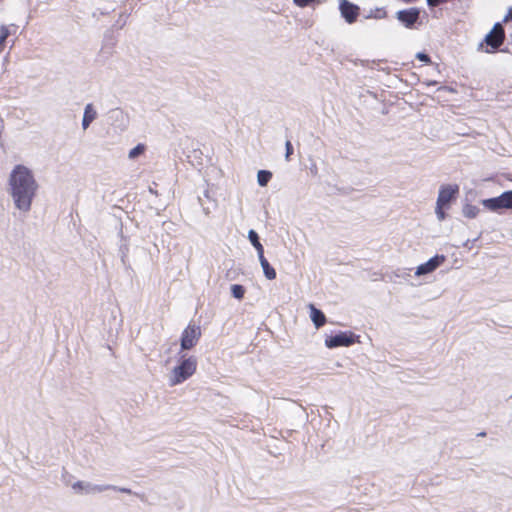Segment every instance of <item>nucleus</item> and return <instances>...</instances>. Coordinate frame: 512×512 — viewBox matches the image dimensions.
Listing matches in <instances>:
<instances>
[{
    "label": "nucleus",
    "mask_w": 512,
    "mask_h": 512,
    "mask_svg": "<svg viewBox=\"0 0 512 512\" xmlns=\"http://www.w3.org/2000/svg\"><path fill=\"white\" fill-rule=\"evenodd\" d=\"M416 58L422 62H425V63H429L430 62V57L426 54V53H423V52H418L416 54Z\"/></svg>",
    "instance_id": "nucleus-24"
},
{
    "label": "nucleus",
    "mask_w": 512,
    "mask_h": 512,
    "mask_svg": "<svg viewBox=\"0 0 512 512\" xmlns=\"http://www.w3.org/2000/svg\"><path fill=\"white\" fill-rule=\"evenodd\" d=\"M420 11L418 8H410L397 12V19L404 24L406 28H412L419 19Z\"/></svg>",
    "instance_id": "nucleus-8"
},
{
    "label": "nucleus",
    "mask_w": 512,
    "mask_h": 512,
    "mask_svg": "<svg viewBox=\"0 0 512 512\" xmlns=\"http://www.w3.org/2000/svg\"><path fill=\"white\" fill-rule=\"evenodd\" d=\"M446 258L444 255H435L427 262L419 265L416 268L415 275L422 276L434 272L439 266L445 262Z\"/></svg>",
    "instance_id": "nucleus-7"
},
{
    "label": "nucleus",
    "mask_w": 512,
    "mask_h": 512,
    "mask_svg": "<svg viewBox=\"0 0 512 512\" xmlns=\"http://www.w3.org/2000/svg\"><path fill=\"white\" fill-rule=\"evenodd\" d=\"M272 177V173L267 170H260L257 173V182L260 186L264 187L268 184Z\"/></svg>",
    "instance_id": "nucleus-16"
},
{
    "label": "nucleus",
    "mask_w": 512,
    "mask_h": 512,
    "mask_svg": "<svg viewBox=\"0 0 512 512\" xmlns=\"http://www.w3.org/2000/svg\"><path fill=\"white\" fill-rule=\"evenodd\" d=\"M201 336V330L199 326L196 325H188L181 336V350H190L192 349L198 342Z\"/></svg>",
    "instance_id": "nucleus-4"
},
{
    "label": "nucleus",
    "mask_w": 512,
    "mask_h": 512,
    "mask_svg": "<svg viewBox=\"0 0 512 512\" xmlns=\"http://www.w3.org/2000/svg\"><path fill=\"white\" fill-rule=\"evenodd\" d=\"M9 34H10L9 29L6 26L2 25L0 27V52L2 51L3 44L6 41V39L8 38Z\"/></svg>",
    "instance_id": "nucleus-21"
},
{
    "label": "nucleus",
    "mask_w": 512,
    "mask_h": 512,
    "mask_svg": "<svg viewBox=\"0 0 512 512\" xmlns=\"http://www.w3.org/2000/svg\"><path fill=\"white\" fill-rule=\"evenodd\" d=\"M500 197L505 209H512V190L502 193Z\"/></svg>",
    "instance_id": "nucleus-20"
},
{
    "label": "nucleus",
    "mask_w": 512,
    "mask_h": 512,
    "mask_svg": "<svg viewBox=\"0 0 512 512\" xmlns=\"http://www.w3.org/2000/svg\"><path fill=\"white\" fill-rule=\"evenodd\" d=\"M285 149H286L285 159L289 160L291 154L293 153V147L289 140H287L285 143Z\"/></svg>",
    "instance_id": "nucleus-23"
},
{
    "label": "nucleus",
    "mask_w": 512,
    "mask_h": 512,
    "mask_svg": "<svg viewBox=\"0 0 512 512\" xmlns=\"http://www.w3.org/2000/svg\"><path fill=\"white\" fill-rule=\"evenodd\" d=\"M482 205L490 211H498L499 209H505L501 197H494L482 200Z\"/></svg>",
    "instance_id": "nucleus-14"
},
{
    "label": "nucleus",
    "mask_w": 512,
    "mask_h": 512,
    "mask_svg": "<svg viewBox=\"0 0 512 512\" xmlns=\"http://www.w3.org/2000/svg\"><path fill=\"white\" fill-rule=\"evenodd\" d=\"M260 265L262 267L263 273L268 280H274L276 278L275 269L269 264L268 260L264 257V255H260L258 257Z\"/></svg>",
    "instance_id": "nucleus-13"
},
{
    "label": "nucleus",
    "mask_w": 512,
    "mask_h": 512,
    "mask_svg": "<svg viewBox=\"0 0 512 512\" xmlns=\"http://www.w3.org/2000/svg\"><path fill=\"white\" fill-rule=\"evenodd\" d=\"M444 208H446V206L436 204L435 213L439 221H443L445 219L446 215L444 212Z\"/></svg>",
    "instance_id": "nucleus-22"
},
{
    "label": "nucleus",
    "mask_w": 512,
    "mask_h": 512,
    "mask_svg": "<svg viewBox=\"0 0 512 512\" xmlns=\"http://www.w3.org/2000/svg\"><path fill=\"white\" fill-rule=\"evenodd\" d=\"M310 309V318L314 323L315 327L318 329L326 323V317L324 313L317 309L313 304L309 305Z\"/></svg>",
    "instance_id": "nucleus-12"
},
{
    "label": "nucleus",
    "mask_w": 512,
    "mask_h": 512,
    "mask_svg": "<svg viewBox=\"0 0 512 512\" xmlns=\"http://www.w3.org/2000/svg\"><path fill=\"white\" fill-rule=\"evenodd\" d=\"M145 145L144 144H138L133 149H131L128 153L129 159H136L140 155H142L145 152Z\"/></svg>",
    "instance_id": "nucleus-18"
},
{
    "label": "nucleus",
    "mask_w": 512,
    "mask_h": 512,
    "mask_svg": "<svg viewBox=\"0 0 512 512\" xmlns=\"http://www.w3.org/2000/svg\"><path fill=\"white\" fill-rule=\"evenodd\" d=\"M72 489L79 495H94L108 490L118 491L121 493L132 494V490L125 487H119L111 484H93L88 481H77L72 484Z\"/></svg>",
    "instance_id": "nucleus-3"
},
{
    "label": "nucleus",
    "mask_w": 512,
    "mask_h": 512,
    "mask_svg": "<svg viewBox=\"0 0 512 512\" xmlns=\"http://www.w3.org/2000/svg\"><path fill=\"white\" fill-rule=\"evenodd\" d=\"M231 294L234 298L241 300L245 294V288L239 284H233L231 286Z\"/></svg>",
    "instance_id": "nucleus-19"
},
{
    "label": "nucleus",
    "mask_w": 512,
    "mask_h": 512,
    "mask_svg": "<svg viewBox=\"0 0 512 512\" xmlns=\"http://www.w3.org/2000/svg\"><path fill=\"white\" fill-rule=\"evenodd\" d=\"M479 213V208L474 206V205H470V204H467L463 207V215L467 218H475Z\"/></svg>",
    "instance_id": "nucleus-17"
},
{
    "label": "nucleus",
    "mask_w": 512,
    "mask_h": 512,
    "mask_svg": "<svg viewBox=\"0 0 512 512\" xmlns=\"http://www.w3.org/2000/svg\"><path fill=\"white\" fill-rule=\"evenodd\" d=\"M248 239L250 240L254 248L257 250L258 257H260V255H264V248L259 241L258 234L254 230H249Z\"/></svg>",
    "instance_id": "nucleus-15"
},
{
    "label": "nucleus",
    "mask_w": 512,
    "mask_h": 512,
    "mask_svg": "<svg viewBox=\"0 0 512 512\" xmlns=\"http://www.w3.org/2000/svg\"><path fill=\"white\" fill-rule=\"evenodd\" d=\"M508 19H512V9L509 10V12L504 20L507 21Z\"/></svg>",
    "instance_id": "nucleus-25"
},
{
    "label": "nucleus",
    "mask_w": 512,
    "mask_h": 512,
    "mask_svg": "<svg viewBox=\"0 0 512 512\" xmlns=\"http://www.w3.org/2000/svg\"><path fill=\"white\" fill-rule=\"evenodd\" d=\"M339 8L342 16L348 23H353L356 20L358 15V7L356 5L348 0H341Z\"/></svg>",
    "instance_id": "nucleus-10"
},
{
    "label": "nucleus",
    "mask_w": 512,
    "mask_h": 512,
    "mask_svg": "<svg viewBox=\"0 0 512 512\" xmlns=\"http://www.w3.org/2000/svg\"><path fill=\"white\" fill-rule=\"evenodd\" d=\"M458 192L457 186L443 185L439 189L438 198L436 204L448 207L451 200L455 197Z\"/></svg>",
    "instance_id": "nucleus-9"
},
{
    "label": "nucleus",
    "mask_w": 512,
    "mask_h": 512,
    "mask_svg": "<svg viewBox=\"0 0 512 512\" xmlns=\"http://www.w3.org/2000/svg\"><path fill=\"white\" fill-rule=\"evenodd\" d=\"M39 185L33 172L24 165H16L8 177V194L17 210L28 213L31 210Z\"/></svg>",
    "instance_id": "nucleus-1"
},
{
    "label": "nucleus",
    "mask_w": 512,
    "mask_h": 512,
    "mask_svg": "<svg viewBox=\"0 0 512 512\" xmlns=\"http://www.w3.org/2000/svg\"><path fill=\"white\" fill-rule=\"evenodd\" d=\"M405 2L409 3V2H412L413 0H404Z\"/></svg>",
    "instance_id": "nucleus-26"
},
{
    "label": "nucleus",
    "mask_w": 512,
    "mask_h": 512,
    "mask_svg": "<svg viewBox=\"0 0 512 512\" xmlns=\"http://www.w3.org/2000/svg\"><path fill=\"white\" fill-rule=\"evenodd\" d=\"M197 360L194 356L180 357V363L173 368L169 376L171 386L178 385L190 378L196 371Z\"/></svg>",
    "instance_id": "nucleus-2"
},
{
    "label": "nucleus",
    "mask_w": 512,
    "mask_h": 512,
    "mask_svg": "<svg viewBox=\"0 0 512 512\" xmlns=\"http://www.w3.org/2000/svg\"><path fill=\"white\" fill-rule=\"evenodd\" d=\"M355 343V335L351 332H340L335 336L326 338L325 345L328 348H335L340 346L348 347Z\"/></svg>",
    "instance_id": "nucleus-6"
},
{
    "label": "nucleus",
    "mask_w": 512,
    "mask_h": 512,
    "mask_svg": "<svg viewBox=\"0 0 512 512\" xmlns=\"http://www.w3.org/2000/svg\"><path fill=\"white\" fill-rule=\"evenodd\" d=\"M504 29L500 23H496L493 29L486 35L484 42L491 49H486L487 53H492L497 50L503 43Z\"/></svg>",
    "instance_id": "nucleus-5"
},
{
    "label": "nucleus",
    "mask_w": 512,
    "mask_h": 512,
    "mask_svg": "<svg viewBox=\"0 0 512 512\" xmlns=\"http://www.w3.org/2000/svg\"><path fill=\"white\" fill-rule=\"evenodd\" d=\"M97 118V111L95 110L92 103H88L84 108L82 118V129L85 131L88 129L90 124Z\"/></svg>",
    "instance_id": "nucleus-11"
}]
</instances>
